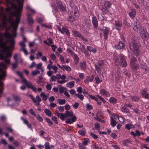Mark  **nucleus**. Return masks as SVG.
Masks as SVG:
<instances>
[{"label": "nucleus", "instance_id": "45", "mask_svg": "<svg viewBox=\"0 0 149 149\" xmlns=\"http://www.w3.org/2000/svg\"><path fill=\"white\" fill-rule=\"evenodd\" d=\"M40 73V71L36 69L35 70L32 71L31 72V74L35 76L37 74H39Z\"/></svg>", "mask_w": 149, "mask_h": 149}, {"label": "nucleus", "instance_id": "16", "mask_svg": "<svg viewBox=\"0 0 149 149\" xmlns=\"http://www.w3.org/2000/svg\"><path fill=\"white\" fill-rule=\"evenodd\" d=\"M21 119L23 121L24 124H25L27 125L28 128H29L31 130H32L31 128V125L29 123L28 121L26 119L24 118L23 117H21Z\"/></svg>", "mask_w": 149, "mask_h": 149}, {"label": "nucleus", "instance_id": "49", "mask_svg": "<svg viewBox=\"0 0 149 149\" xmlns=\"http://www.w3.org/2000/svg\"><path fill=\"white\" fill-rule=\"evenodd\" d=\"M95 83L96 84H99L102 81V80H100L98 76H97L96 77H95Z\"/></svg>", "mask_w": 149, "mask_h": 149}, {"label": "nucleus", "instance_id": "30", "mask_svg": "<svg viewBox=\"0 0 149 149\" xmlns=\"http://www.w3.org/2000/svg\"><path fill=\"white\" fill-rule=\"evenodd\" d=\"M109 101L111 103L115 104L117 103V100L113 97H111L109 99Z\"/></svg>", "mask_w": 149, "mask_h": 149}, {"label": "nucleus", "instance_id": "36", "mask_svg": "<svg viewBox=\"0 0 149 149\" xmlns=\"http://www.w3.org/2000/svg\"><path fill=\"white\" fill-rule=\"evenodd\" d=\"M78 132L80 135L84 136L86 134V130L84 129L79 130Z\"/></svg>", "mask_w": 149, "mask_h": 149}, {"label": "nucleus", "instance_id": "37", "mask_svg": "<svg viewBox=\"0 0 149 149\" xmlns=\"http://www.w3.org/2000/svg\"><path fill=\"white\" fill-rule=\"evenodd\" d=\"M72 32L73 34V35L75 37H79L81 34L79 33L78 32L76 31L73 30Z\"/></svg>", "mask_w": 149, "mask_h": 149}, {"label": "nucleus", "instance_id": "63", "mask_svg": "<svg viewBox=\"0 0 149 149\" xmlns=\"http://www.w3.org/2000/svg\"><path fill=\"white\" fill-rule=\"evenodd\" d=\"M29 112L31 113V114L34 116H36V114L33 110L32 109H31L29 110Z\"/></svg>", "mask_w": 149, "mask_h": 149}, {"label": "nucleus", "instance_id": "3", "mask_svg": "<svg viewBox=\"0 0 149 149\" xmlns=\"http://www.w3.org/2000/svg\"><path fill=\"white\" fill-rule=\"evenodd\" d=\"M15 72L22 79V80L21 81L22 83L25 84L28 88L32 89L33 91L35 92L36 91V88L35 87L33 86L31 83L28 82L27 81L25 78L23 77L22 73L21 72L16 71Z\"/></svg>", "mask_w": 149, "mask_h": 149}, {"label": "nucleus", "instance_id": "31", "mask_svg": "<svg viewBox=\"0 0 149 149\" xmlns=\"http://www.w3.org/2000/svg\"><path fill=\"white\" fill-rule=\"evenodd\" d=\"M44 111L47 116L49 117L52 116L53 114L49 109H45Z\"/></svg>", "mask_w": 149, "mask_h": 149}, {"label": "nucleus", "instance_id": "23", "mask_svg": "<svg viewBox=\"0 0 149 149\" xmlns=\"http://www.w3.org/2000/svg\"><path fill=\"white\" fill-rule=\"evenodd\" d=\"M80 66L81 70H84L86 68V62L83 61L80 63Z\"/></svg>", "mask_w": 149, "mask_h": 149}, {"label": "nucleus", "instance_id": "8", "mask_svg": "<svg viewBox=\"0 0 149 149\" xmlns=\"http://www.w3.org/2000/svg\"><path fill=\"white\" fill-rule=\"evenodd\" d=\"M29 97L36 105L38 106L40 105V102L41 101V99L38 95H37L36 97L37 100L35 99L34 97L32 95H30Z\"/></svg>", "mask_w": 149, "mask_h": 149}, {"label": "nucleus", "instance_id": "50", "mask_svg": "<svg viewBox=\"0 0 149 149\" xmlns=\"http://www.w3.org/2000/svg\"><path fill=\"white\" fill-rule=\"evenodd\" d=\"M50 5L56 11H57L58 9L57 7L54 2L51 3Z\"/></svg>", "mask_w": 149, "mask_h": 149}, {"label": "nucleus", "instance_id": "27", "mask_svg": "<svg viewBox=\"0 0 149 149\" xmlns=\"http://www.w3.org/2000/svg\"><path fill=\"white\" fill-rule=\"evenodd\" d=\"M117 123L116 121L113 119L112 116H111L110 117V124L111 126L114 127L116 126Z\"/></svg>", "mask_w": 149, "mask_h": 149}, {"label": "nucleus", "instance_id": "52", "mask_svg": "<svg viewBox=\"0 0 149 149\" xmlns=\"http://www.w3.org/2000/svg\"><path fill=\"white\" fill-rule=\"evenodd\" d=\"M86 107V109L89 110L92 109L93 108V106L91 105L88 104H87Z\"/></svg>", "mask_w": 149, "mask_h": 149}, {"label": "nucleus", "instance_id": "12", "mask_svg": "<svg viewBox=\"0 0 149 149\" xmlns=\"http://www.w3.org/2000/svg\"><path fill=\"white\" fill-rule=\"evenodd\" d=\"M122 26V22L120 20L116 21L115 22V29L118 30L121 29Z\"/></svg>", "mask_w": 149, "mask_h": 149}, {"label": "nucleus", "instance_id": "57", "mask_svg": "<svg viewBox=\"0 0 149 149\" xmlns=\"http://www.w3.org/2000/svg\"><path fill=\"white\" fill-rule=\"evenodd\" d=\"M98 19L99 20L102 21L104 19V18L101 13L99 14L98 16Z\"/></svg>", "mask_w": 149, "mask_h": 149}, {"label": "nucleus", "instance_id": "24", "mask_svg": "<svg viewBox=\"0 0 149 149\" xmlns=\"http://www.w3.org/2000/svg\"><path fill=\"white\" fill-rule=\"evenodd\" d=\"M77 18V17L74 16L72 14L69 16L68 20L70 22H74Z\"/></svg>", "mask_w": 149, "mask_h": 149}, {"label": "nucleus", "instance_id": "41", "mask_svg": "<svg viewBox=\"0 0 149 149\" xmlns=\"http://www.w3.org/2000/svg\"><path fill=\"white\" fill-rule=\"evenodd\" d=\"M90 141L89 139L88 138H85L84 139V141L81 143L84 146H86L88 145V143Z\"/></svg>", "mask_w": 149, "mask_h": 149}, {"label": "nucleus", "instance_id": "22", "mask_svg": "<svg viewBox=\"0 0 149 149\" xmlns=\"http://www.w3.org/2000/svg\"><path fill=\"white\" fill-rule=\"evenodd\" d=\"M73 59L74 62L76 64H77L79 61V58L78 56L75 53L73 54L72 55Z\"/></svg>", "mask_w": 149, "mask_h": 149}, {"label": "nucleus", "instance_id": "10", "mask_svg": "<svg viewBox=\"0 0 149 149\" xmlns=\"http://www.w3.org/2000/svg\"><path fill=\"white\" fill-rule=\"evenodd\" d=\"M112 3L111 2L109 1H105L104 2L103 8L107 11H108L110 9Z\"/></svg>", "mask_w": 149, "mask_h": 149}, {"label": "nucleus", "instance_id": "14", "mask_svg": "<svg viewBox=\"0 0 149 149\" xmlns=\"http://www.w3.org/2000/svg\"><path fill=\"white\" fill-rule=\"evenodd\" d=\"M141 95L143 97L149 100V93L145 90L141 91Z\"/></svg>", "mask_w": 149, "mask_h": 149}, {"label": "nucleus", "instance_id": "29", "mask_svg": "<svg viewBox=\"0 0 149 149\" xmlns=\"http://www.w3.org/2000/svg\"><path fill=\"white\" fill-rule=\"evenodd\" d=\"M74 84V81L69 82L67 83L66 86L67 87L71 88L73 87Z\"/></svg>", "mask_w": 149, "mask_h": 149}, {"label": "nucleus", "instance_id": "64", "mask_svg": "<svg viewBox=\"0 0 149 149\" xmlns=\"http://www.w3.org/2000/svg\"><path fill=\"white\" fill-rule=\"evenodd\" d=\"M72 14L74 16H75L76 17H77L78 18L79 16V12L78 10H76V11H74L73 13V14Z\"/></svg>", "mask_w": 149, "mask_h": 149}, {"label": "nucleus", "instance_id": "25", "mask_svg": "<svg viewBox=\"0 0 149 149\" xmlns=\"http://www.w3.org/2000/svg\"><path fill=\"white\" fill-rule=\"evenodd\" d=\"M136 14V11L135 9H132L131 11L129 13V15L130 17L133 19L135 16Z\"/></svg>", "mask_w": 149, "mask_h": 149}, {"label": "nucleus", "instance_id": "53", "mask_svg": "<svg viewBox=\"0 0 149 149\" xmlns=\"http://www.w3.org/2000/svg\"><path fill=\"white\" fill-rule=\"evenodd\" d=\"M44 146L45 147V149H50L51 148L49 146V143L48 142H46Z\"/></svg>", "mask_w": 149, "mask_h": 149}, {"label": "nucleus", "instance_id": "44", "mask_svg": "<svg viewBox=\"0 0 149 149\" xmlns=\"http://www.w3.org/2000/svg\"><path fill=\"white\" fill-rule=\"evenodd\" d=\"M139 99V98L136 96H131L130 98V99L134 102L138 101Z\"/></svg>", "mask_w": 149, "mask_h": 149}, {"label": "nucleus", "instance_id": "26", "mask_svg": "<svg viewBox=\"0 0 149 149\" xmlns=\"http://www.w3.org/2000/svg\"><path fill=\"white\" fill-rule=\"evenodd\" d=\"M87 50L89 52H92L93 53H95L97 51L95 48H93L91 46H88L87 47Z\"/></svg>", "mask_w": 149, "mask_h": 149}, {"label": "nucleus", "instance_id": "54", "mask_svg": "<svg viewBox=\"0 0 149 149\" xmlns=\"http://www.w3.org/2000/svg\"><path fill=\"white\" fill-rule=\"evenodd\" d=\"M78 146L79 149H87L81 143H79Z\"/></svg>", "mask_w": 149, "mask_h": 149}, {"label": "nucleus", "instance_id": "33", "mask_svg": "<svg viewBox=\"0 0 149 149\" xmlns=\"http://www.w3.org/2000/svg\"><path fill=\"white\" fill-rule=\"evenodd\" d=\"M132 142L130 139H126L124 140L123 142V144L124 146H127L129 144H131Z\"/></svg>", "mask_w": 149, "mask_h": 149}, {"label": "nucleus", "instance_id": "34", "mask_svg": "<svg viewBox=\"0 0 149 149\" xmlns=\"http://www.w3.org/2000/svg\"><path fill=\"white\" fill-rule=\"evenodd\" d=\"M57 101L58 103V104L59 105H63L64 104H65L66 102V101L65 100V99H58L57 100Z\"/></svg>", "mask_w": 149, "mask_h": 149}, {"label": "nucleus", "instance_id": "62", "mask_svg": "<svg viewBox=\"0 0 149 149\" xmlns=\"http://www.w3.org/2000/svg\"><path fill=\"white\" fill-rule=\"evenodd\" d=\"M88 96L91 99L93 100L96 101H98V99L96 97L90 95H89Z\"/></svg>", "mask_w": 149, "mask_h": 149}, {"label": "nucleus", "instance_id": "39", "mask_svg": "<svg viewBox=\"0 0 149 149\" xmlns=\"http://www.w3.org/2000/svg\"><path fill=\"white\" fill-rule=\"evenodd\" d=\"M63 70H65L67 71H70L71 70V68L69 66L64 65L63 66Z\"/></svg>", "mask_w": 149, "mask_h": 149}, {"label": "nucleus", "instance_id": "19", "mask_svg": "<svg viewBox=\"0 0 149 149\" xmlns=\"http://www.w3.org/2000/svg\"><path fill=\"white\" fill-rule=\"evenodd\" d=\"M94 79V76L92 75L91 77L87 76L86 79L84 80V82L86 84H88L90 82H91Z\"/></svg>", "mask_w": 149, "mask_h": 149}, {"label": "nucleus", "instance_id": "20", "mask_svg": "<svg viewBox=\"0 0 149 149\" xmlns=\"http://www.w3.org/2000/svg\"><path fill=\"white\" fill-rule=\"evenodd\" d=\"M27 15V20L29 23L30 25L32 24L34 22L33 19L30 14H28Z\"/></svg>", "mask_w": 149, "mask_h": 149}, {"label": "nucleus", "instance_id": "46", "mask_svg": "<svg viewBox=\"0 0 149 149\" xmlns=\"http://www.w3.org/2000/svg\"><path fill=\"white\" fill-rule=\"evenodd\" d=\"M56 76L55 75H53L51 76V77L49 79V81L50 82H52L53 81H56Z\"/></svg>", "mask_w": 149, "mask_h": 149}, {"label": "nucleus", "instance_id": "21", "mask_svg": "<svg viewBox=\"0 0 149 149\" xmlns=\"http://www.w3.org/2000/svg\"><path fill=\"white\" fill-rule=\"evenodd\" d=\"M138 21L136 20L134 22L132 26L133 29L136 31H137L138 30Z\"/></svg>", "mask_w": 149, "mask_h": 149}, {"label": "nucleus", "instance_id": "43", "mask_svg": "<svg viewBox=\"0 0 149 149\" xmlns=\"http://www.w3.org/2000/svg\"><path fill=\"white\" fill-rule=\"evenodd\" d=\"M40 96L42 97V99L44 101H46L47 100V96L46 95L44 92H42L40 94Z\"/></svg>", "mask_w": 149, "mask_h": 149}, {"label": "nucleus", "instance_id": "5", "mask_svg": "<svg viewBox=\"0 0 149 149\" xmlns=\"http://www.w3.org/2000/svg\"><path fill=\"white\" fill-rule=\"evenodd\" d=\"M139 33L140 36L143 40H147L149 38V36L145 28L143 27H141L139 30Z\"/></svg>", "mask_w": 149, "mask_h": 149}, {"label": "nucleus", "instance_id": "17", "mask_svg": "<svg viewBox=\"0 0 149 149\" xmlns=\"http://www.w3.org/2000/svg\"><path fill=\"white\" fill-rule=\"evenodd\" d=\"M125 47V44L123 42L120 41L118 44L115 46V48L116 49H121Z\"/></svg>", "mask_w": 149, "mask_h": 149}, {"label": "nucleus", "instance_id": "15", "mask_svg": "<svg viewBox=\"0 0 149 149\" xmlns=\"http://www.w3.org/2000/svg\"><path fill=\"white\" fill-rule=\"evenodd\" d=\"M100 93L102 96L109 97L110 96V93L104 89H101L100 91Z\"/></svg>", "mask_w": 149, "mask_h": 149}, {"label": "nucleus", "instance_id": "18", "mask_svg": "<svg viewBox=\"0 0 149 149\" xmlns=\"http://www.w3.org/2000/svg\"><path fill=\"white\" fill-rule=\"evenodd\" d=\"M109 29L107 27H105L103 31L104 34V37L105 40H106L108 38V35L109 33Z\"/></svg>", "mask_w": 149, "mask_h": 149}, {"label": "nucleus", "instance_id": "40", "mask_svg": "<svg viewBox=\"0 0 149 149\" xmlns=\"http://www.w3.org/2000/svg\"><path fill=\"white\" fill-rule=\"evenodd\" d=\"M59 8L60 10L62 12H64L65 11L66 9V7L65 5L64 4H63L60 6L59 7Z\"/></svg>", "mask_w": 149, "mask_h": 149}, {"label": "nucleus", "instance_id": "11", "mask_svg": "<svg viewBox=\"0 0 149 149\" xmlns=\"http://www.w3.org/2000/svg\"><path fill=\"white\" fill-rule=\"evenodd\" d=\"M4 68V65H0V79H3L6 75L5 72L3 69Z\"/></svg>", "mask_w": 149, "mask_h": 149}, {"label": "nucleus", "instance_id": "58", "mask_svg": "<svg viewBox=\"0 0 149 149\" xmlns=\"http://www.w3.org/2000/svg\"><path fill=\"white\" fill-rule=\"evenodd\" d=\"M95 66L97 72H99L101 70L100 66L99 65H96V64L95 65Z\"/></svg>", "mask_w": 149, "mask_h": 149}, {"label": "nucleus", "instance_id": "4", "mask_svg": "<svg viewBox=\"0 0 149 149\" xmlns=\"http://www.w3.org/2000/svg\"><path fill=\"white\" fill-rule=\"evenodd\" d=\"M114 63L116 65H120L122 67H126L127 65L125 57L122 54H120L119 59L118 58L115 59Z\"/></svg>", "mask_w": 149, "mask_h": 149}, {"label": "nucleus", "instance_id": "7", "mask_svg": "<svg viewBox=\"0 0 149 149\" xmlns=\"http://www.w3.org/2000/svg\"><path fill=\"white\" fill-rule=\"evenodd\" d=\"M136 58L134 56L131 58L130 65L132 69L133 70H136L138 68V65L136 63Z\"/></svg>", "mask_w": 149, "mask_h": 149}, {"label": "nucleus", "instance_id": "55", "mask_svg": "<svg viewBox=\"0 0 149 149\" xmlns=\"http://www.w3.org/2000/svg\"><path fill=\"white\" fill-rule=\"evenodd\" d=\"M90 134L94 139H97L98 138V136L97 135L92 132H90Z\"/></svg>", "mask_w": 149, "mask_h": 149}, {"label": "nucleus", "instance_id": "13", "mask_svg": "<svg viewBox=\"0 0 149 149\" xmlns=\"http://www.w3.org/2000/svg\"><path fill=\"white\" fill-rule=\"evenodd\" d=\"M92 23L93 26L95 28L97 29L98 27V22L96 17L93 16L92 17Z\"/></svg>", "mask_w": 149, "mask_h": 149}, {"label": "nucleus", "instance_id": "35", "mask_svg": "<svg viewBox=\"0 0 149 149\" xmlns=\"http://www.w3.org/2000/svg\"><path fill=\"white\" fill-rule=\"evenodd\" d=\"M19 44L21 46L20 49V51H22L26 49L25 48L26 45L24 42H21L19 43Z\"/></svg>", "mask_w": 149, "mask_h": 149}, {"label": "nucleus", "instance_id": "1", "mask_svg": "<svg viewBox=\"0 0 149 149\" xmlns=\"http://www.w3.org/2000/svg\"><path fill=\"white\" fill-rule=\"evenodd\" d=\"M56 114L58 117L62 121H65V123L67 124H72L75 122L77 120V117L73 114L72 111H66L64 113H59L58 111H56Z\"/></svg>", "mask_w": 149, "mask_h": 149}, {"label": "nucleus", "instance_id": "60", "mask_svg": "<svg viewBox=\"0 0 149 149\" xmlns=\"http://www.w3.org/2000/svg\"><path fill=\"white\" fill-rule=\"evenodd\" d=\"M56 2L58 7L63 4L61 1L60 0H56Z\"/></svg>", "mask_w": 149, "mask_h": 149}, {"label": "nucleus", "instance_id": "47", "mask_svg": "<svg viewBox=\"0 0 149 149\" xmlns=\"http://www.w3.org/2000/svg\"><path fill=\"white\" fill-rule=\"evenodd\" d=\"M13 97L16 102H19L20 100L21 97L19 96L14 95L13 96Z\"/></svg>", "mask_w": 149, "mask_h": 149}, {"label": "nucleus", "instance_id": "9", "mask_svg": "<svg viewBox=\"0 0 149 149\" xmlns=\"http://www.w3.org/2000/svg\"><path fill=\"white\" fill-rule=\"evenodd\" d=\"M57 28L58 31L61 33L64 34V32H65L68 36H70V35L69 30L66 28L63 27L61 29L58 26H57Z\"/></svg>", "mask_w": 149, "mask_h": 149}, {"label": "nucleus", "instance_id": "56", "mask_svg": "<svg viewBox=\"0 0 149 149\" xmlns=\"http://www.w3.org/2000/svg\"><path fill=\"white\" fill-rule=\"evenodd\" d=\"M36 116L37 120L39 121L40 122H42L43 121V120L39 114H38Z\"/></svg>", "mask_w": 149, "mask_h": 149}, {"label": "nucleus", "instance_id": "2", "mask_svg": "<svg viewBox=\"0 0 149 149\" xmlns=\"http://www.w3.org/2000/svg\"><path fill=\"white\" fill-rule=\"evenodd\" d=\"M0 59L6 60L8 59L9 56V48L6 43L2 42L0 40Z\"/></svg>", "mask_w": 149, "mask_h": 149}, {"label": "nucleus", "instance_id": "51", "mask_svg": "<svg viewBox=\"0 0 149 149\" xmlns=\"http://www.w3.org/2000/svg\"><path fill=\"white\" fill-rule=\"evenodd\" d=\"M75 95L81 100H82L84 99V97L82 94H75Z\"/></svg>", "mask_w": 149, "mask_h": 149}, {"label": "nucleus", "instance_id": "28", "mask_svg": "<svg viewBox=\"0 0 149 149\" xmlns=\"http://www.w3.org/2000/svg\"><path fill=\"white\" fill-rule=\"evenodd\" d=\"M18 55L16 53L15 54L14 56V58L16 62H18L19 63H21L23 61V59L22 58H20L19 61H18V60L19 59V58L18 57Z\"/></svg>", "mask_w": 149, "mask_h": 149}, {"label": "nucleus", "instance_id": "6", "mask_svg": "<svg viewBox=\"0 0 149 149\" xmlns=\"http://www.w3.org/2000/svg\"><path fill=\"white\" fill-rule=\"evenodd\" d=\"M130 49L136 56H138L140 53L139 47L136 44L133 43L130 46Z\"/></svg>", "mask_w": 149, "mask_h": 149}, {"label": "nucleus", "instance_id": "42", "mask_svg": "<svg viewBox=\"0 0 149 149\" xmlns=\"http://www.w3.org/2000/svg\"><path fill=\"white\" fill-rule=\"evenodd\" d=\"M45 120L46 121V122L50 126H52L53 125V122L51 121L50 119L49 118H45Z\"/></svg>", "mask_w": 149, "mask_h": 149}, {"label": "nucleus", "instance_id": "32", "mask_svg": "<svg viewBox=\"0 0 149 149\" xmlns=\"http://www.w3.org/2000/svg\"><path fill=\"white\" fill-rule=\"evenodd\" d=\"M125 128L128 130H130L131 128H134V126L132 124L130 123H129L126 124Z\"/></svg>", "mask_w": 149, "mask_h": 149}, {"label": "nucleus", "instance_id": "59", "mask_svg": "<svg viewBox=\"0 0 149 149\" xmlns=\"http://www.w3.org/2000/svg\"><path fill=\"white\" fill-rule=\"evenodd\" d=\"M42 53L41 52H38V54H37L36 56V58L38 59L39 58V57H42Z\"/></svg>", "mask_w": 149, "mask_h": 149}, {"label": "nucleus", "instance_id": "61", "mask_svg": "<svg viewBox=\"0 0 149 149\" xmlns=\"http://www.w3.org/2000/svg\"><path fill=\"white\" fill-rule=\"evenodd\" d=\"M141 68L146 70H148L149 68L145 64L141 65Z\"/></svg>", "mask_w": 149, "mask_h": 149}, {"label": "nucleus", "instance_id": "48", "mask_svg": "<svg viewBox=\"0 0 149 149\" xmlns=\"http://www.w3.org/2000/svg\"><path fill=\"white\" fill-rule=\"evenodd\" d=\"M118 119L122 123H123L124 122V119L123 116H120L118 117Z\"/></svg>", "mask_w": 149, "mask_h": 149}, {"label": "nucleus", "instance_id": "38", "mask_svg": "<svg viewBox=\"0 0 149 149\" xmlns=\"http://www.w3.org/2000/svg\"><path fill=\"white\" fill-rule=\"evenodd\" d=\"M121 111L125 113H129V109L126 108L125 106L121 108Z\"/></svg>", "mask_w": 149, "mask_h": 149}]
</instances>
